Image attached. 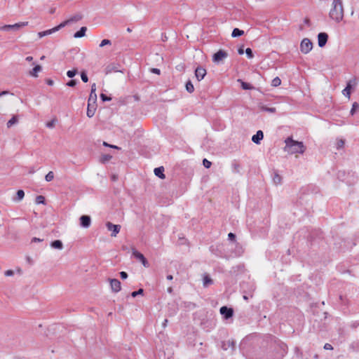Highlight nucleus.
<instances>
[{
    "instance_id": "1",
    "label": "nucleus",
    "mask_w": 359,
    "mask_h": 359,
    "mask_svg": "<svg viewBox=\"0 0 359 359\" xmlns=\"http://www.w3.org/2000/svg\"><path fill=\"white\" fill-rule=\"evenodd\" d=\"M344 16L342 0H333L329 12V17L337 23L341 22Z\"/></svg>"
},
{
    "instance_id": "2",
    "label": "nucleus",
    "mask_w": 359,
    "mask_h": 359,
    "mask_svg": "<svg viewBox=\"0 0 359 359\" xmlns=\"http://www.w3.org/2000/svg\"><path fill=\"white\" fill-rule=\"evenodd\" d=\"M285 142L284 149L290 154H303L306 149L302 142L295 141L292 137H287Z\"/></svg>"
},
{
    "instance_id": "3",
    "label": "nucleus",
    "mask_w": 359,
    "mask_h": 359,
    "mask_svg": "<svg viewBox=\"0 0 359 359\" xmlns=\"http://www.w3.org/2000/svg\"><path fill=\"white\" fill-rule=\"evenodd\" d=\"M228 53L224 50H219L212 55V61L216 64H220L228 57Z\"/></svg>"
},
{
    "instance_id": "4",
    "label": "nucleus",
    "mask_w": 359,
    "mask_h": 359,
    "mask_svg": "<svg viewBox=\"0 0 359 359\" xmlns=\"http://www.w3.org/2000/svg\"><path fill=\"white\" fill-rule=\"evenodd\" d=\"M313 48V43L310 39L305 38L300 43V50L304 54L309 53Z\"/></svg>"
},
{
    "instance_id": "5",
    "label": "nucleus",
    "mask_w": 359,
    "mask_h": 359,
    "mask_svg": "<svg viewBox=\"0 0 359 359\" xmlns=\"http://www.w3.org/2000/svg\"><path fill=\"white\" fill-rule=\"evenodd\" d=\"M28 25V22H21L18 23H15L14 25H6L1 27L0 29L4 31H18L20 29L26 27Z\"/></svg>"
},
{
    "instance_id": "6",
    "label": "nucleus",
    "mask_w": 359,
    "mask_h": 359,
    "mask_svg": "<svg viewBox=\"0 0 359 359\" xmlns=\"http://www.w3.org/2000/svg\"><path fill=\"white\" fill-rule=\"evenodd\" d=\"M106 226L109 231H111V236L116 237L121 230V226L118 224H114L110 222L106 223Z\"/></svg>"
},
{
    "instance_id": "7",
    "label": "nucleus",
    "mask_w": 359,
    "mask_h": 359,
    "mask_svg": "<svg viewBox=\"0 0 359 359\" xmlns=\"http://www.w3.org/2000/svg\"><path fill=\"white\" fill-rule=\"evenodd\" d=\"M82 19V15L80 14H76L74 16L71 17L70 18L67 19V20H65L62 23L60 24L61 28H63L64 27L70 25L74 22H76Z\"/></svg>"
},
{
    "instance_id": "8",
    "label": "nucleus",
    "mask_w": 359,
    "mask_h": 359,
    "mask_svg": "<svg viewBox=\"0 0 359 359\" xmlns=\"http://www.w3.org/2000/svg\"><path fill=\"white\" fill-rule=\"evenodd\" d=\"M110 286L112 292H118L121 290V282L116 278H109Z\"/></svg>"
},
{
    "instance_id": "9",
    "label": "nucleus",
    "mask_w": 359,
    "mask_h": 359,
    "mask_svg": "<svg viewBox=\"0 0 359 359\" xmlns=\"http://www.w3.org/2000/svg\"><path fill=\"white\" fill-rule=\"evenodd\" d=\"M133 255L136 259H139L142 263V264L144 267L149 266V262H147V260L145 259L144 256L142 253H140V252L133 249Z\"/></svg>"
},
{
    "instance_id": "10",
    "label": "nucleus",
    "mask_w": 359,
    "mask_h": 359,
    "mask_svg": "<svg viewBox=\"0 0 359 359\" xmlns=\"http://www.w3.org/2000/svg\"><path fill=\"white\" fill-rule=\"evenodd\" d=\"M220 313L224 316L225 319H229L233 316V310L231 308H228L227 306H222L220 308Z\"/></svg>"
},
{
    "instance_id": "11",
    "label": "nucleus",
    "mask_w": 359,
    "mask_h": 359,
    "mask_svg": "<svg viewBox=\"0 0 359 359\" xmlns=\"http://www.w3.org/2000/svg\"><path fill=\"white\" fill-rule=\"evenodd\" d=\"M328 39V35L325 32H320L318 35V46L320 48H323L325 46Z\"/></svg>"
},
{
    "instance_id": "12",
    "label": "nucleus",
    "mask_w": 359,
    "mask_h": 359,
    "mask_svg": "<svg viewBox=\"0 0 359 359\" xmlns=\"http://www.w3.org/2000/svg\"><path fill=\"white\" fill-rule=\"evenodd\" d=\"M206 75V69L202 67H198L195 70V76L196 79L200 81Z\"/></svg>"
},
{
    "instance_id": "13",
    "label": "nucleus",
    "mask_w": 359,
    "mask_h": 359,
    "mask_svg": "<svg viewBox=\"0 0 359 359\" xmlns=\"http://www.w3.org/2000/svg\"><path fill=\"white\" fill-rule=\"evenodd\" d=\"M80 225L83 228H88L91 224V218L88 215H82L80 218Z\"/></svg>"
},
{
    "instance_id": "14",
    "label": "nucleus",
    "mask_w": 359,
    "mask_h": 359,
    "mask_svg": "<svg viewBox=\"0 0 359 359\" xmlns=\"http://www.w3.org/2000/svg\"><path fill=\"white\" fill-rule=\"evenodd\" d=\"M95 92H96V84L93 83L91 86V90H90V93L88 102H91L94 105L97 101V94Z\"/></svg>"
},
{
    "instance_id": "15",
    "label": "nucleus",
    "mask_w": 359,
    "mask_h": 359,
    "mask_svg": "<svg viewBox=\"0 0 359 359\" xmlns=\"http://www.w3.org/2000/svg\"><path fill=\"white\" fill-rule=\"evenodd\" d=\"M61 29V27L60 25H57L50 29H48V30H46V31H43V32H40L38 33V36L39 38H41V37H43L45 36H47V35H49V34H51L53 33H55V32H57L58 30H60Z\"/></svg>"
},
{
    "instance_id": "16",
    "label": "nucleus",
    "mask_w": 359,
    "mask_h": 359,
    "mask_svg": "<svg viewBox=\"0 0 359 359\" xmlns=\"http://www.w3.org/2000/svg\"><path fill=\"white\" fill-rule=\"evenodd\" d=\"M352 83H353V85L355 84V80L353 79V80L349 81L347 83L346 88L342 91L343 95L344 96L347 97L348 99L350 98V96H351V89L352 88Z\"/></svg>"
},
{
    "instance_id": "17",
    "label": "nucleus",
    "mask_w": 359,
    "mask_h": 359,
    "mask_svg": "<svg viewBox=\"0 0 359 359\" xmlns=\"http://www.w3.org/2000/svg\"><path fill=\"white\" fill-rule=\"evenodd\" d=\"M95 110H96V103L94 105L91 102H88V109H87V113H86L87 116L89 118L93 117L95 114Z\"/></svg>"
},
{
    "instance_id": "18",
    "label": "nucleus",
    "mask_w": 359,
    "mask_h": 359,
    "mask_svg": "<svg viewBox=\"0 0 359 359\" xmlns=\"http://www.w3.org/2000/svg\"><path fill=\"white\" fill-rule=\"evenodd\" d=\"M264 138V133L262 130H258L255 135H254L252 137V141L259 144L260 141Z\"/></svg>"
},
{
    "instance_id": "19",
    "label": "nucleus",
    "mask_w": 359,
    "mask_h": 359,
    "mask_svg": "<svg viewBox=\"0 0 359 359\" xmlns=\"http://www.w3.org/2000/svg\"><path fill=\"white\" fill-rule=\"evenodd\" d=\"M164 168L163 166L154 169V174L161 179H165V175L163 173Z\"/></svg>"
},
{
    "instance_id": "20",
    "label": "nucleus",
    "mask_w": 359,
    "mask_h": 359,
    "mask_svg": "<svg viewBox=\"0 0 359 359\" xmlns=\"http://www.w3.org/2000/svg\"><path fill=\"white\" fill-rule=\"evenodd\" d=\"M87 31L86 27H82L79 31L76 32L74 34V38H81L86 35V32Z\"/></svg>"
},
{
    "instance_id": "21",
    "label": "nucleus",
    "mask_w": 359,
    "mask_h": 359,
    "mask_svg": "<svg viewBox=\"0 0 359 359\" xmlns=\"http://www.w3.org/2000/svg\"><path fill=\"white\" fill-rule=\"evenodd\" d=\"M213 283V280L208 275H205L203 279V285L205 287H208L209 285Z\"/></svg>"
},
{
    "instance_id": "22",
    "label": "nucleus",
    "mask_w": 359,
    "mask_h": 359,
    "mask_svg": "<svg viewBox=\"0 0 359 359\" xmlns=\"http://www.w3.org/2000/svg\"><path fill=\"white\" fill-rule=\"evenodd\" d=\"M50 246L53 248L58 249V250H62L63 248L62 243L60 240H56V241H53L50 244Z\"/></svg>"
},
{
    "instance_id": "23",
    "label": "nucleus",
    "mask_w": 359,
    "mask_h": 359,
    "mask_svg": "<svg viewBox=\"0 0 359 359\" xmlns=\"http://www.w3.org/2000/svg\"><path fill=\"white\" fill-rule=\"evenodd\" d=\"M25 196V192L23 190H18L16 193V197L13 198L15 201L20 202L21 201Z\"/></svg>"
},
{
    "instance_id": "24",
    "label": "nucleus",
    "mask_w": 359,
    "mask_h": 359,
    "mask_svg": "<svg viewBox=\"0 0 359 359\" xmlns=\"http://www.w3.org/2000/svg\"><path fill=\"white\" fill-rule=\"evenodd\" d=\"M41 71V67L40 65H36L32 70L30 72V75L34 77L38 76V72Z\"/></svg>"
},
{
    "instance_id": "25",
    "label": "nucleus",
    "mask_w": 359,
    "mask_h": 359,
    "mask_svg": "<svg viewBox=\"0 0 359 359\" xmlns=\"http://www.w3.org/2000/svg\"><path fill=\"white\" fill-rule=\"evenodd\" d=\"M238 81L241 83V87L244 90H251L253 88V86L251 84L244 82L241 79H238Z\"/></svg>"
},
{
    "instance_id": "26",
    "label": "nucleus",
    "mask_w": 359,
    "mask_h": 359,
    "mask_svg": "<svg viewBox=\"0 0 359 359\" xmlns=\"http://www.w3.org/2000/svg\"><path fill=\"white\" fill-rule=\"evenodd\" d=\"M243 34H244V32L243 30H241L238 28H235V29H233V30L232 32L231 36L233 37H238V36H242Z\"/></svg>"
},
{
    "instance_id": "27",
    "label": "nucleus",
    "mask_w": 359,
    "mask_h": 359,
    "mask_svg": "<svg viewBox=\"0 0 359 359\" xmlns=\"http://www.w3.org/2000/svg\"><path fill=\"white\" fill-rule=\"evenodd\" d=\"M358 110H359V104L358 102H355L353 103L352 108L350 111L351 115L353 116Z\"/></svg>"
},
{
    "instance_id": "28",
    "label": "nucleus",
    "mask_w": 359,
    "mask_h": 359,
    "mask_svg": "<svg viewBox=\"0 0 359 359\" xmlns=\"http://www.w3.org/2000/svg\"><path fill=\"white\" fill-rule=\"evenodd\" d=\"M185 87H186V90L189 93H191L194 91V85L192 84V83L190 81L187 82Z\"/></svg>"
},
{
    "instance_id": "29",
    "label": "nucleus",
    "mask_w": 359,
    "mask_h": 359,
    "mask_svg": "<svg viewBox=\"0 0 359 359\" xmlns=\"http://www.w3.org/2000/svg\"><path fill=\"white\" fill-rule=\"evenodd\" d=\"M281 84V80L278 76L275 77L271 81L273 87H278Z\"/></svg>"
},
{
    "instance_id": "30",
    "label": "nucleus",
    "mask_w": 359,
    "mask_h": 359,
    "mask_svg": "<svg viewBox=\"0 0 359 359\" xmlns=\"http://www.w3.org/2000/svg\"><path fill=\"white\" fill-rule=\"evenodd\" d=\"M17 122H18V118L15 116H14L7 122V127L11 128L13 125H14Z\"/></svg>"
},
{
    "instance_id": "31",
    "label": "nucleus",
    "mask_w": 359,
    "mask_h": 359,
    "mask_svg": "<svg viewBox=\"0 0 359 359\" xmlns=\"http://www.w3.org/2000/svg\"><path fill=\"white\" fill-rule=\"evenodd\" d=\"M261 110L262 111H267V112H269V113H274V112H276V108L275 107H266V106H262L261 107Z\"/></svg>"
},
{
    "instance_id": "32",
    "label": "nucleus",
    "mask_w": 359,
    "mask_h": 359,
    "mask_svg": "<svg viewBox=\"0 0 359 359\" xmlns=\"http://www.w3.org/2000/svg\"><path fill=\"white\" fill-rule=\"evenodd\" d=\"M54 178V173L53 171H50L48 172V174L45 176V180L46 182H50Z\"/></svg>"
},
{
    "instance_id": "33",
    "label": "nucleus",
    "mask_w": 359,
    "mask_h": 359,
    "mask_svg": "<svg viewBox=\"0 0 359 359\" xmlns=\"http://www.w3.org/2000/svg\"><path fill=\"white\" fill-rule=\"evenodd\" d=\"M273 180L276 184H279L281 182V177L278 174L276 173L273 176Z\"/></svg>"
},
{
    "instance_id": "34",
    "label": "nucleus",
    "mask_w": 359,
    "mask_h": 359,
    "mask_svg": "<svg viewBox=\"0 0 359 359\" xmlns=\"http://www.w3.org/2000/svg\"><path fill=\"white\" fill-rule=\"evenodd\" d=\"M36 204H45V198L43 196H38L36 198Z\"/></svg>"
},
{
    "instance_id": "35",
    "label": "nucleus",
    "mask_w": 359,
    "mask_h": 359,
    "mask_svg": "<svg viewBox=\"0 0 359 359\" xmlns=\"http://www.w3.org/2000/svg\"><path fill=\"white\" fill-rule=\"evenodd\" d=\"M112 158V156L109 154H105V155H103L102 157H101V161L102 163H105L107 161H109L111 158Z\"/></svg>"
},
{
    "instance_id": "36",
    "label": "nucleus",
    "mask_w": 359,
    "mask_h": 359,
    "mask_svg": "<svg viewBox=\"0 0 359 359\" xmlns=\"http://www.w3.org/2000/svg\"><path fill=\"white\" fill-rule=\"evenodd\" d=\"M111 42L110 40L109 39H103L101 43H100V48H102L107 45H111Z\"/></svg>"
},
{
    "instance_id": "37",
    "label": "nucleus",
    "mask_w": 359,
    "mask_h": 359,
    "mask_svg": "<svg viewBox=\"0 0 359 359\" xmlns=\"http://www.w3.org/2000/svg\"><path fill=\"white\" fill-rule=\"evenodd\" d=\"M77 73V69L69 70L67 72V75L69 78H73Z\"/></svg>"
},
{
    "instance_id": "38",
    "label": "nucleus",
    "mask_w": 359,
    "mask_h": 359,
    "mask_svg": "<svg viewBox=\"0 0 359 359\" xmlns=\"http://www.w3.org/2000/svg\"><path fill=\"white\" fill-rule=\"evenodd\" d=\"M143 292H144V290H143V289H142V288H140V289H139L137 291L133 292L131 293V296H132L133 297H137V295H139V294H143Z\"/></svg>"
},
{
    "instance_id": "39",
    "label": "nucleus",
    "mask_w": 359,
    "mask_h": 359,
    "mask_svg": "<svg viewBox=\"0 0 359 359\" xmlns=\"http://www.w3.org/2000/svg\"><path fill=\"white\" fill-rule=\"evenodd\" d=\"M344 143H345V142H344V140H338L337 141V144H337V149H341V148H343V147H344Z\"/></svg>"
},
{
    "instance_id": "40",
    "label": "nucleus",
    "mask_w": 359,
    "mask_h": 359,
    "mask_svg": "<svg viewBox=\"0 0 359 359\" xmlns=\"http://www.w3.org/2000/svg\"><path fill=\"white\" fill-rule=\"evenodd\" d=\"M203 165H204L205 168H209L211 166L212 163L206 158H204L203 161Z\"/></svg>"
},
{
    "instance_id": "41",
    "label": "nucleus",
    "mask_w": 359,
    "mask_h": 359,
    "mask_svg": "<svg viewBox=\"0 0 359 359\" xmlns=\"http://www.w3.org/2000/svg\"><path fill=\"white\" fill-rule=\"evenodd\" d=\"M245 53L247 55V56L249 57V58H252L253 57V53H252V51L251 50V48H248L246 50H245Z\"/></svg>"
},
{
    "instance_id": "42",
    "label": "nucleus",
    "mask_w": 359,
    "mask_h": 359,
    "mask_svg": "<svg viewBox=\"0 0 359 359\" xmlns=\"http://www.w3.org/2000/svg\"><path fill=\"white\" fill-rule=\"evenodd\" d=\"M81 80H82L84 83L88 82V76H87V74H86V72H81Z\"/></svg>"
},
{
    "instance_id": "43",
    "label": "nucleus",
    "mask_w": 359,
    "mask_h": 359,
    "mask_svg": "<svg viewBox=\"0 0 359 359\" xmlns=\"http://www.w3.org/2000/svg\"><path fill=\"white\" fill-rule=\"evenodd\" d=\"M100 98L102 99V100L103 102H105V101H110L111 100V98L110 97H108L105 94H103L102 93L100 95Z\"/></svg>"
},
{
    "instance_id": "44",
    "label": "nucleus",
    "mask_w": 359,
    "mask_h": 359,
    "mask_svg": "<svg viewBox=\"0 0 359 359\" xmlns=\"http://www.w3.org/2000/svg\"><path fill=\"white\" fill-rule=\"evenodd\" d=\"M103 145L105 146V147H111V148H114V149H119L120 148L118 147L116 145H111V144H108L107 142H103Z\"/></svg>"
},
{
    "instance_id": "45",
    "label": "nucleus",
    "mask_w": 359,
    "mask_h": 359,
    "mask_svg": "<svg viewBox=\"0 0 359 359\" xmlns=\"http://www.w3.org/2000/svg\"><path fill=\"white\" fill-rule=\"evenodd\" d=\"M67 85L70 87H74L76 85V80H71L67 83Z\"/></svg>"
},
{
    "instance_id": "46",
    "label": "nucleus",
    "mask_w": 359,
    "mask_h": 359,
    "mask_svg": "<svg viewBox=\"0 0 359 359\" xmlns=\"http://www.w3.org/2000/svg\"><path fill=\"white\" fill-rule=\"evenodd\" d=\"M55 126V121H49L46 123V127L48 128H52Z\"/></svg>"
},
{
    "instance_id": "47",
    "label": "nucleus",
    "mask_w": 359,
    "mask_h": 359,
    "mask_svg": "<svg viewBox=\"0 0 359 359\" xmlns=\"http://www.w3.org/2000/svg\"><path fill=\"white\" fill-rule=\"evenodd\" d=\"M120 276L122 279H126L128 278V273L125 271L120 272Z\"/></svg>"
},
{
    "instance_id": "48",
    "label": "nucleus",
    "mask_w": 359,
    "mask_h": 359,
    "mask_svg": "<svg viewBox=\"0 0 359 359\" xmlns=\"http://www.w3.org/2000/svg\"><path fill=\"white\" fill-rule=\"evenodd\" d=\"M324 348H325V350H332V349H333V347H332V346L330 344L326 343V344L324 345Z\"/></svg>"
},
{
    "instance_id": "49",
    "label": "nucleus",
    "mask_w": 359,
    "mask_h": 359,
    "mask_svg": "<svg viewBox=\"0 0 359 359\" xmlns=\"http://www.w3.org/2000/svg\"><path fill=\"white\" fill-rule=\"evenodd\" d=\"M14 274V272L13 270H7L5 271V276H11Z\"/></svg>"
},
{
    "instance_id": "50",
    "label": "nucleus",
    "mask_w": 359,
    "mask_h": 359,
    "mask_svg": "<svg viewBox=\"0 0 359 359\" xmlns=\"http://www.w3.org/2000/svg\"><path fill=\"white\" fill-rule=\"evenodd\" d=\"M151 72L152 73H154V74H160V73H161L160 69H157V68H152V69H151Z\"/></svg>"
},
{
    "instance_id": "51",
    "label": "nucleus",
    "mask_w": 359,
    "mask_h": 359,
    "mask_svg": "<svg viewBox=\"0 0 359 359\" xmlns=\"http://www.w3.org/2000/svg\"><path fill=\"white\" fill-rule=\"evenodd\" d=\"M229 239L231 241H233L236 238V235L233 233H229L228 234Z\"/></svg>"
},
{
    "instance_id": "52",
    "label": "nucleus",
    "mask_w": 359,
    "mask_h": 359,
    "mask_svg": "<svg viewBox=\"0 0 359 359\" xmlns=\"http://www.w3.org/2000/svg\"><path fill=\"white\" fill-rule=\"evenodd\" d=\"M238 53L239 55H243L244 53V49L243 47H241L238 49Z\"/></svg>"
},
{
    "instance_id": "53",
    "label": "nucleus",
    "mask_w": 359,
    "mask_h": 359,
    "mask_svg": "<svg viewBox=\"0 0 359 359\" xmlns=\"http://www.w3.org/2000/svg\"><path fill=\"white\" fill-rule=\"evenodd\" d=\"M42 241L43 239L34 237L32 238V242H41Z\"/></svg>"
},
{
    "instance_id": "54",
    "label": "nucleus",
    "mask_w": 359,
    "mask_h": 359,
    "mask_svg": "<svg viewBox=\"0 0 359 359\" xmlns=\"http://www.w3.org/2000/svg\"><path fill=\"white\" fill-rule=\"evenodd\" d=\"M46 83L48 85V86H53V83H54V81L51 79H47L46 81Z\"/></svg>"
},
{
    "instance_id": "55",
    "label": "nucleus",
    "mask_w": 359,
    "mask_h": 359,
    "mask_svg": "<svg viewBox=\"0 0 359 359\" xmlns=\"http://www.w3.org/2000/svg\"><path fill=\"white\" fill-rule=\"evenodd\" d=\"M9 93H10L8 91H7V90L1 91V92H0V96L8 95Z\"/></svg>"
},
{
    "instance_id": "56",
    "label": "nucleus",
    "mask_w": 359,
    "mask_h": 359,
    "mask_svg": "<svg viewBox=\"0 0 359 359\" xmlns=\"http://www.w3.org/2000/svg\"><path fill=\"white\" fill-rule=\"evenodd\" d=\"M27 62H31L33 60V57L32 56H27L25 59Z\"/></svg>"
},
{
    "instance_id": "57",
    "label": "nucleus",
    "mask_w": 359,
    "mask_h": 359,
    "mask_svg": "<svg viewBox=\"0 0 359 359\" xmlns=\"http://www.w3.org/2000/svg\"><path fill=\"white\" fill-rule=\"evenodd\" d=\"M166 278L169 280H172L173 279V276L172 275H168Z\"/></svg>"
},
{
    "instance_id": "58",
    "label": "nucleus",
    "mask_w": 359,
    "mask_h": 359,
    "mask_svg": "<svg viewBox=\"0 0 359 359\" xmlns=\"http://www.w3.org/2000/svg\"><path fill=\"white\" fill-rule=\"evenodd\" d=\"M167 291L169 293H172V287H168Z\"/></svg>"
},
{
    "instance_id": "59",
    "label": "nucleus",
    "mask_w": 359,
    "mask_h": 359,
    "mask_svg": "<svg viewBox=\"0 0 359 359\" xmlns=\"http://www.w3.org/2000/svg\"><path fill=\"white\" fill-rule=\"evenodd\" d=\"M167 323H168V320H167V319H165V320H164V322L163 323V326L164 327H166V325H167Z\"/></svg>"
},
{
    "instance_id": "60",
    "label": "nucleus",
    "mask_w": 359,
    "mask_h": 359,
    "mask_svg": "<svg viewBox=\"0 0 359 359\" xmlns=\"http://www.w3.org/2000/svg\"><path fill=\"white\" fill-rule=\"evenodd\" d=\"M127 32H132V29H131L130 27H128V28H127Z\"/></svg>"
},
{
    "instance_id": "61",
    "label": "nucleus",
    "mask_w": 359,
    "mask_h": 359,
    "mask_svg": "<svg viewBox=\"0 0 359 359\" xmlns=\"http://www.w3.org/2000/svg\"><path fill=\"white\" fill-rule=\"evenodd\" d=\"M112 180H113L114 181H115V180H116V177L115 175H113V176H112Z\"/></svg>"
},
{
    "instance_id": "62",
    "label": "nucleus",
    "mask_w": 359,
    "mask_h": 359,
    "mask_svg": "<svg viewBox=\"0 0 359 359\" xmlns=\"http://www.w3.org/2000/svg\"><path fill=\"white\" fill-rule=\"evenodd\" d=\"M45 58V56L43 55L41 57V60H43Z\"/></svg>"
},
{
    "instance_id": "63",
    "label": "nucleus",
    "mask_w": 359,
    "mask_h": 359,
    "mask_svg": "<svg viewBox=\"0 0 359 359\" xmlns=\"http://www.w3.org/2000/svg\"><path fill=\"white\" fill-rule=\"evenodd\" d=\"M114 71H115V72H119L118 70H117V68H115V70H114Z\"/></svg>"
},
{
    "instance_id": "64",
    "label": "nucleus",
    "mask_w": 359,
    "mask_h": 359,
    "mask_svg": "<svg viewBox=\"0 0 359 359\" xmlns=\"http://www.w3.org/2000/svg\"><path fill=\"white\" fill-rule=\"evenodd\" d=\"M114 71H115V72H119L118 70H117V68H115V70H114Z\"/></svg>"
}]
</instances>
